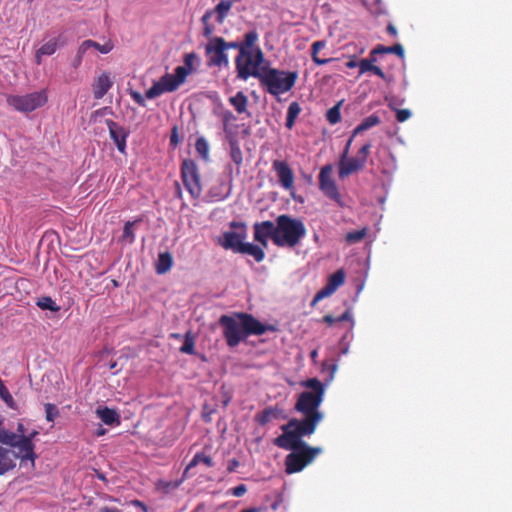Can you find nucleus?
<instances>
[{
  "instance_id": "24",
  "label": "nucleus",
  "mask_w": 512,
  "mask_h": 512,
  "mask_svg": "<svg viewBox=\"0 0 512 512\" xmlns=\"http://www.w3.org/2000/svg\"><path fill=\"white\" fill-rule=\"evenodd\" d=\"M195 148H196V151L198 152V154L202 158H204V159L208 158L209 145L205 138H203V137L198 138L195 143Z\"/></svg>"
},
{
  "instance_id": "41",
  "label": "nucleus",
  "mask_w": 512,
  "mask_h": 512,
  "mask_svg": "<svg viewBox=\"0 0 512 512\" xmlns=\"http://www.w3.org/2000/svg\"><path fill=\"white\" fill-rule=\"evenodd\" d=\"M103 434H104V430H99V431L97 432V435H103Z\"/></svg>"
},
{
  "instance_id": "9",
  "label": "nucleus",
  "mask_w": 512,
  "mask_h": 512,
  "mask_svg": "<svg viewBox=\"0 0 512 512\" xmlns=\"http://www.w3.org/2000/svg\"><path fill=\"white\" fill-rule=\"evenodd\" d=\"M107 128L111 139L114 141L118 151L122 154L126 153V141L129 136V131L123 126L119 125L113 120L106 121Z\"/></svg>"
},
{
  "instance_id": "3",
  "label": "nucleus",
  "mask_w": 512,
  "mask_h": 512,
  "mask_svg": "<svg viewBox=\"0 0 512 512\" xmlns=\"http://www.w3.org/2000/svg\"><path fill=\"white\" fill-rule=\"evenodd\" d=\"M6 101L16 111L29 113L43 107L48 101V96L46 90H41L25 95H9Z\"/></svg>"
},
{
  "instance_id": "8",
  "label": "nucleus",
  "mask_w": 512,
  "mask_h": 512,
  "mask_svg": "<svg viewBox=\"0 0 512 512\" xmlns=\"http://www.w3.org/2000/svg\"><path fill=\"white\" fill-rule=\"evenodd\" d=\"M179 86V81L175 80L174 75L166 73L159 79V81L153 83V85L146 91L145 97L147 99H154L163 93L175 91Z\"/></svg>"
},
{
  "instance_id": "5",
  "label": "nucleus",
  "mask_w": 512,
  "mask_h": 512,
  "mask_svg": "<svg viewBox=\"0 0 512 512\" xmlns=\"http://www.w3.org/2000/svg\"><path fill=\"white\" fill-rule=\"evenodd\" d=\"M235 67L239 79L247 80L250 77H256V52L252 49L241 50L235 58Z\"/></svg>"
},
{
  "instance_id": "4",
  "label": "nucleus",
  "mask_w": 512,
  "mask_h": 512,
  "mask_svg": "<svg viewBox=\"0 0 512 512\" xmlns=\"http://www.w3.org/2000/svg\"><path fill=\"white\" fill-rule=\"evenodd\" d=\"M181 178L190 195L197 199L202 194V185L197 164L191 159H185L181 165Z\"/></svg>"
},
{
  "instance_id": "20",
  "label": "nucleus",
  "mask_w": 512,
  "mask_h": 512,
  "mask_svg": "<svg viewBox=\"0 0 512 512\" xmlns=\"http://www.w3.org/2000/svg\"><path fill=\"white\" fill-rule=\"evenodd\" d=\"M142 218L139 217L134 221H127L123 228L122 239L127 240L129 243H133L135 241V234L133 232V226L137 223H140Z\"/></svg>"
},
{
  "instance_id": "42",
  "label": "nucleus",
  "mask_w": 512,
  "mask_h": 512,
  "mask_svg": "<svg viewBox=\"0 0 512 512\" xmlns=\"http://www.w3.org/2000/svg\"><path fill=\"white\" fill-rule=\"evenodd\" d=\"M0 427H3V421L0 420Z\"/></svg>"
},
{
  "instance_id": "25",
  "label": "nucleus",
  "mask_w": 512,
  "mask_h": 512,
  "mask_svg": "<svg viewBox=\"0 0 512 512\" xmlns=\"http://www.w3.org/2000/svg\"><path fill=\"white\" fill-rule=\"evenodd\" d=\"M45 408V417L49 422H53L59 416V409L55 404L46 403L44 405Z\"/></svg>"
},
{
  "instance_id": "11",
  "label": "nucleus",
  "mask_w": 512,
  "mask_h": 512,
  "mask_svg": "<svg viewBox=\"0 0 512 512\" xmlns=\"http://www.w3.org/2000/svg\"><path fill=\"white\" fill-rule=\"evenodd\" d=\"M17 458H20L18 452L0 445V476L15 468Z\"/></svg>"
},
{
  "instance_id": "10",
  "label": "nucleus",
  "mask_w": 512,
  "mask_h": 512,
  "mask_svg": "<svg viewBox=\"0 0 512 512\" xmlns=\"http://www.w3.org/2000/svg\"><path fill=\"white\" fill-rule=\"evenodd\" d=\"M0 445H6L8 448L19 449L22 446L24 449L30 450V442L28 439H19V435L15 432L9 431L4 427H0Z\"/></svg>"
},
{
  "instance_id": "33",
  "label": "nucleus",
  "mask_w": 512,
  "mask_h": 512,
  "mask_svg": "<svg viewBox=\"0 0 512 512\" xmlns=\"http://www.w3.org/2000/svg\"><path fill=\"white\" fill-rule=\"evenodd\" d=\"M131 504L136 506V507H140L144 512L148 511V507L143 502H141L140 500H133L131 502Z\"/></svg>"
},
{
  "instance_id": "6",
  "label": "nucleus",
  "mask_w": 512,
  "mask_h": 512,
  "mask_svg": "<svg viewBox=\"0 0 512 512\" xmlns=\"http://www.w3.org/2000/svg\"><path fill=\"white\" fill-rule=\"evenodd\" d=\"M232 7V1L230 0H221L214 9L207 10L205 14L202 16V23L204 25L203 35L206 38H210L213 34L214 28L209 23V20L212 18L214 14H216V21L222 24L227 17L230 9Z\"/></svg>"
},
{
  "instance_id": "40",
  "label": "nucleus",
  "mask_w": 512,
  "mask_h": 512,
  "mask_svg": "<svg viewBox=\"0 0 512 512\" xmlns=\"http://www.w3.org/2000/svg\"><path fill=\"white\" fill-rule=\"evenodd\" d=\"M256 228H257V225L256 223L253 225V229H254V238L256 239Z\"/></svg>"
},
{
  "instance_id": "19",
  "label": "nucleus",
  "mask_w": 512,
  "mask_h": 512,
  "mask_svg": "<svg viewBox=\"0 0 512 512\" xmlns=\"http://www.w3.org/2000/svg\"><path fill=\"white\" fill-rule=\"evenodd\" d=\"M36 305L42 310H50L52 312H58L60 310V306L56 305L50 296H43L38 298Z\"/></svg>"
},
{
  "instance_id": "36",
  "label": "nucleus",
  "mask_w": 512,
  "mask_h": 512,
  "mask_svg": "<svg viewBox=\"0 0 512 512\" xmlns=\"http://www.w3.org/2000/svg\"><path fill=\"white\" fill-rule=\"evenodd\" d=\"M99 511L100 512H121L117 508H110V507H102Z\"/></svg>"
},
{
  "instance_id": "15",
  "label": "nucleus",
  "mask_w": 512,
  "mask_h": 512,
  "mask_svg": "<svg viewBox=\"0 0 512 512\" xmlns=\"http://www.w3.org/2000/svg\"><path fill=\"white\" fill-rule=\"evenodd\" d=\"M82 52H87L89 49L94 48L98 50L102 54H107L114 48V44L112 41L108 40L104 44H99L93 40H85L81 43Z\"/></svg>"
},
{
  "instance_id": "37",
  "label": "nucleus",
  "mask_w": 512,
  "mask_h": 512,
  "mask_svg": "<svg viewBox=\"0 0 512 512\" xmlns=\"http://www.w3.org/2000/svg\"><path fill=\"white\" fill-rule=\"evenodd\" d=\"M232 156H233V159H234L235 162H237V163L240 162L238 160V156L240 157V151L239 150L237 152L233 151Z\"/></svg>"
},
{
  "instance_id": "21",
  "label": "nucleus",
  "mask_w": 512,
  "mask_h": 512,
  "mask_svg": "<svg viewBox=\"0 0 512 512\" xmlns=\"http://www.w3.org/2000/svg\"><path fill=\"white\" fill-rule=\"evenodd\" d=\"M203 463L207 467L213 466L212 458L202 452L196 453L190 463L187 466V469L197 466L198 464Z\"/></svg>"
},
{
  "instance_id": "13",
  "label": "nucleus",
  "mask_w": 512,
  "mask_h": 512,
  "mask_svg": "<svg viewBox=\"0 0 512 512\" xmlns=\"http://www.w3.org/2000/svg\"><path fill=\"white\" fill-rule=\"evenodd\" d=\"M112 84L109 73L99 75L93 83L94 98L97 100L102 99L112 87Z\"/></svg>"
},
{
  "instance_id": "22",
  "label": "nucleus",
  "mask_w": 512,
  "mask_h": 512,
  "mask_svg": "<svg viewBox=\"0 0 512 512\" xmlns=\"http://www.w3.org/2000/svg\"><path fill=\"white\" fill-rule=\"evenodd\" d=\"M180 351L185 354H194L195 353V341L194 338L187 333L184 338L183 345L180 347Z\"/></svg>"
},
{
  "instance_id": "39",
  "label": "nucleus",
  "mask_w": 512,
  "mask_h": 512,
  "mask_svg": "<svg viewBox=\"0 0 512 512\" xmlns=\"http://www.w3.org/2000/svg\"><path fill=\"white\" fill-rule=\"evenodd\" d=\"M242 512H256V508L255 507H251V508H249L247 510H244Z\"/></svg>"
},
{
  "instance_id": "27",
  "label": "nucleus",
  "mask_w": 512,
  "mask_h": 512,
  "mask_svg": "<svg viewBox=\"0 0 512 512\" xmlns=\"http://www.w3.org/2000/svg\"><path fill=\"white\" fill-rule=\"evenodd\" d=\"M247 492V487L244 484H240L234 488H231L227 491L228 495H233L235 497H241Z\"/></svg>"
},
{
  "instance_id": "1",
  "label": "nucleus",
  "mask_w": 512,
  "mask_h": 512,
  "mask_svg": "<svg viewBox=\"0 0 512 512\" xmlns=\"http://www.w3.org/2000/svg\"><path fill=\"white\" fill-rule=\"evenodd\" d=\"M219 324L229 347H235L248 336L256 334V318L246 313L222 315Z\"/></svg>"
},
{
  "instance_id": "2",
  "label": "nucleus",
  "mask_w": 512,
  "mask_h": 512,
  "mask_svg": "<svg viewBox=\"0 0 512 512\" xmlns=\"http://www.w3.org/2000/svg\"><path fill=\"white\" fill-rule=\"evenodd\" d=\"M231 230L223 234L221 245L225 249H230L241 254H248L256 258V245L245 243L247 237L246 226L243 223L232 222Z\"/></svg>"
},
{
  "instance_id": "28",
  "label": "nucleus",
  "mask_w": 512,
  "mask_h": 512,
  "mask_svg": "<svg viewBox=\"0 0 512 512\" xmlns=\"http://www.w3.org/2000/svg\"><path fill=\"white\" fill-rule=\"evenodd\" d=\"M85 53L86 52H82V45L80 44V46L78 47L77 53L72 61V66L74 68H78L81 65L83 56Z\"/></svg>"
},
{
  "instance_id": "32",
  "label": "nucleus",
  "mask_w": 512,
  "mask_h": 512,
  "mask_svg": "<svg viewBox=\"0 0 512 512\" xmlns=\"http://www.w3.org/2000/svg\"><path fill=\"white\" fill-rule=\"evenodd\" d=\"M238 466H239V461L236 458H233L228 461L227 470H228V472L232 473V472L236 471Z\"/></svg>"
},
{
  "instance_id": "30",
  "label": "nucleus",
  "mask_w": 512,
  "mask_h": 512,
  "mask_svg": "<svg viewBox=\"0 0 512 512\" xmlns=\"http://www.w3.org/2000/svg\"><path fill=\"white\" fill-rule=\"evenodd\" d=\"M179 142H180V139H179V135H178V127L174 126L172 128L171 135H170V146L172 148H175V147H177Z\"/></svg>"
},
{
  "instance_id": "35",
  "label": "nucleus",
  "mask_w": 512,
  "mask_h": 512,
  "mask_svg": "<svg viewBox=\"0 0 512 512\" xmlns=\"http://www.w3.org/2000/svg\"><path fill=\"white\" fill-rule=\"evenodd\" d=\"M18 435H25V427H24V424L19 422L18 425H17V432H16Z\"/></svg>"
},
{
  "instance_id": "23",
  "label": "nucleus",
  "mask_w": 512,
  "mask_h": 512,
  "mask_svg": "<svg viewBox=\"0 0 512 512\" xmlns=\"http://www.w3.org/2000/svg\"><path fill=\"white\" fill-rule=\"evenodd\" d=\"M58 48L57 39H51L48 42L44 43L40 48V54H44L45 56H50L56 52Z\"/></svg>"
},
{
  "instance_id": "17",
  "label": "nucleus",
  "mask_w": 512,
  "mask_h": 512,
  "mask_svg": "<svg viewBox=\"0 0 512 512\" xmlns=\"http://www.w3.org/2000/svg\"><path fill=\"white\" fill-rule=\"evenodd\" d=\"M173 264L172 255L169 252L160 253L156 263V272L164 274L170 270Z\"/></svg>"
},
{
  "instance_id": "12",
  "label": "nucleus",
  "mask_w": 512,
  "mask_h": 512,
  "mask_svg": "<svg viewBox=\"0 0 512 512\" xmlns=\"http://www.w3.org/2000/svg\"><path fill=\"white\" fill-rule=\"evenodd\" d=\"M225 50L227 49H236L238 53H241V50L246 51L252 49L256 44V30H251L244 35V39L242 41H230L227 42L224 39Z\"/></svg>"
},
{
  "instance_id": "31",
  "label": "nucleus",
  "mask_w": 512,
  "mask_h": 512,
  "mask_svg": "<svg viewBox=\"0 0 512 512\" xmlns=\"http://www.w3.org/2000/svg\"><path fill=\"white\" fill-rule=\"evenodd\" d=\"M194 60H195V54L189 53V54L185 55V59H184L185 65L187 66L189 71L192 69V65H193Z\"/></svg>"
},
{
  "instance_id": "7",
  "label": "nucleus",
  "mask_w": 512,
  "mask_h": 512,
  "mask_svg": "<svg viewBox=\"0 0 512 512\" xmlns=\"http://www.w3.org/2000/svg\"><path fill=\"white\" fill-rule=\"evenodd\" d=\"M224 38L212 37L206 45V54L209 56V65L227 66L229 64L228 55L224 46Z\"/></svg>"
},
{
  "instance_id": "34",
  "label": "nucleus",
  "mask_w": 512,
  "mask_h": 512,
  "mask_svg": "<svg viewBox=\"0 0 512 512\" xmlns=\"http://www.w3.org/2000/svg\"><path fill=\"white\" fill-rule=\"evenodd\" d=\"M42 56H45L44 54H40V50L38 49L35 53V62L37 65H40L42 62Z\"/></svg>"
},
{
  "instance_id": "38",
  "label": "nucleus",
  "mask_w": 512,
  "mask_h": 512,
  "mask_svg": "<svg viewBox=\"0 0 512 512\" xmlns=\"http://www.w3.org/2000/svg\"><path fill=\"white\" fill-rule=\"evenodd\" d=\"M116 367H117V362H111V363L109 364V368H110L111 370L116 369Z\"/></svg>"
},
{
  "instance_id": "26",
  "label": "nucleus",
  "mask_w": 512,
  "mask_h": 512,
  "mask_svg": "<svg viewBox=\"0 0 512 512\" xmlns=\"http://www.w3.org/2000/svg\"><path fill=\"white\" fill-rule=\"evenodd\" d=\"M189 72V69L185 66L176 67L175 74L173 75L175 77V80L179 81V85H181L185 81V78L189 74Z\"/></svg>"
},
{
  "instance_id": "14",
  "label": "nucleus",
  "mask_w": 512,
  "mask_h": 512,
  "mask_svg": "<svg viewBox=\"0 0 512 512\" xmlns=\"http://www.w3.org/2000/svg\"><path fill=\"white\" fill-rule=\"evenodd\" d=\"M38 435V431L34 430L29 435H19V439H28L30 442V450L24 449L22 446H19L18 453L21 460H30L34 461L36 459V454L34 452L35 445L33 443V439Z\"/></svg>"
},
{
  "instance_id": "18",
  "label": "nucleus",
  "mask_w": 512,
  "mask_h": 512,
  "mask_svg": "<svg viewBox=\"0 0 512 512\" xmlns=\"http://www.w3.org/2000/svg\"><path fill=\"white\" fill-rule=\"evenodd\" d=\"M229 102L238 113H243L247 108V97L243 92H237L235 96L230 97Z\"/></svg>"
},
{
  "instance_id": "29",
  "label": "nucleus",
  "mask_w": 512,
  "mask_h": 512,
  "mask_svg": "<svg viewBox=\"0 0 512 512\" xmlns=\"http://www.w3.org/2000/svg\"><path fill=\"white\" fill-rule=\"evenodd\" d=\"M130 96L132 97V99L140 106L142 107H145L146 106V101H145V98L143 97V95L138 92V91H134L132 90L130 92Z\"/></svg>"
},
{
  "instance_id": "16",
  "label": "nucleus",
  "mask_w": 512,
  "mask_h": 512,
  "mask_svg": "<svg viewBox=\"0 0 512 512\" xmlns=\"http://www.w3.org/2000/svg\"><path fill=\"white\" fill-rule=\"evenodd\" d=\"M97 415L106 425L119 424L118 413L108 407L97 409Z\"/></svg>"
}]
</instances>
